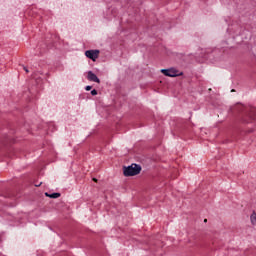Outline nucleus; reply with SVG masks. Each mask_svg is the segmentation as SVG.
Returning <instances> with one entry per match:
<instances>
[{"instance_id": "12", "label": "nucleus", "mask_w": 256, "mask_h": 256, "mask_svg": "<svg viewBox=\"0 0 256 256\" xmlns=\"http://www.w3.org/2000/svg\"><path fill=\"white\" fill-rule=\"evenodd\" d=\"M204 223H207V219L204 220Z\"/></svg>"}, {"instance_id": "8", "label": "nucleus", "mask_w": 256, "mask_h": 256, "mask_svg": "<svg viewBox=\"0 0 256 256\" xmlns=\"http://www.w3.org/2000/svg\"><path fill=\"white\" fill-rule=\"evenodd\" d=\"M91 89H93L92 86H86V91H91Z\"/></svg>"}, {"instance_id": "4", "label": "nucleus", "mask_w": 256, "mask_h": 256, "mask_svg": "<svg viewBox=\"0 0 256 256\" xmlns=\"http://www.w3.org/2000/svg\"><path fill=\"white\" fill-rule=\"evenodd\" d=\"M86 57L95 61L99 57V50H88L85 52Z\"/></svg>"}, {"instance_id": "6", "label": "nucleus", "mask_w": 256, "mask_h": 256, "mask_svg": "<svg viewBox=\"0 0 256 256\" xmlns=\"http://www.w3.org/2000/svg\"><path fill=\"white\" fill-rule=\"evenodd\" d=\"M46 197H50V199H59V197H61V194L59 193H52V194H49V193H45Z\"/></svg>"}, {"instance_id": "2", "label": "nucleus", "mask_w": 256, "mask_h": 256, "mask_svg": "<svg viewBox=\"0 0 256 256\" xmlns=\"http://www.w3.org/2000/svg\"><path fill=\"white\" fill-rule=\"evenodd\" d=\"M123 173L125 177H135L141 173V166L137 164H132L128 167H124Z\"/></svg>"}, {"instance_id": "5", "label": "nucleus", "mask_w": 256, "mask_h": 256, "mask_svg": "<svg viewBox=\"0 0 256 256\" xmlns=\"http://www.w3.org/2000/svg\"><path fill=\"white\" fill-rule=\"evenodd\" d=\"M87 79L88 81H93L94 83H101V80H99L97 75H95V73H93L92 71L88 72Z\"/></svg>"}, {"instance_id": "11", "label": "nucleus", "mask_w": 256, "mask_h": 256, "mask_svg": "<svg viewBox=\"0 0 256 256\" xmlns=\"http://www.w3.org/2000/svg\"><path fill=\"white\" fill-rule=\"evenodd\" d=\"M93 181H94L95 183H97V178H93Z\"/></svg>"}, {"instance_id": "10", "label": "nucleus", "mask_w": 256, "mask_h": 256, "mask_svg": "<svg viewBox=\"0 0 256 256\" xmlns=\"http://www.w3.org/2000/svg\"><path fill=\"white\" fill-rule=\"evenodd\" d=\"M23 69L26 73H29V69H27V67H23Z\"/></svg>"}, {"instance_id": "9", "label": "nucleus", "mask_w": 256, "mask_h": 256, "mask_svg": "<svg viewBox=\"0 0 256 256\" xmlns=\"http://www.w3.org/2000/svg\"><path fill=\"white\" fill-rule=\"evenodd\" d=\"M91 95H97V90H95V89L92 90V91H91Z\"/></svg>"}, {"instance_id": "7", "label": "nucleus", "mask_w": 256, "mask_h": 256, "mask_svg": "<svg viewBox=\"0 0 256 256\" xmlns=\"http://www.w3.org/2000/svg\"><path fill=\"white\" fill-rule=\"evenodd\" d=\"M250 221L252 225H256V212L253 211L251 216H250Z\"/></svg>"}, {"instance_id": "3", "label": "nucleus", "mask_w": 256, "mask_h": 256, "mask_svg": "<svg viewBox=\"0 0 256 256\" xmlns=\"http://www.w3.org/2000/svg\"><path fill=\"white\" fill-rule=\"evenodd\" d=\"M161 73H163V75H165L166 77H179V75H183V73L179 74V70L175 68L162 69Z\"/></svg>"}, {"instance_id": "1", "label": "nucleus", "mask_w": 256, "mask_h": 256, "mask_svg": "<svg viewBox=\"0 0 256 256\" xmlns=\"http://www.w3.org/2000/svg\"><path fill=\"white\" fill-rule=\"evenodd\" d=\"M239 111L243 113L242 121L244 123H251L255 121L256 117V108L255 107H247L243 105H238Z\"/></svg>"}]
</instances>
